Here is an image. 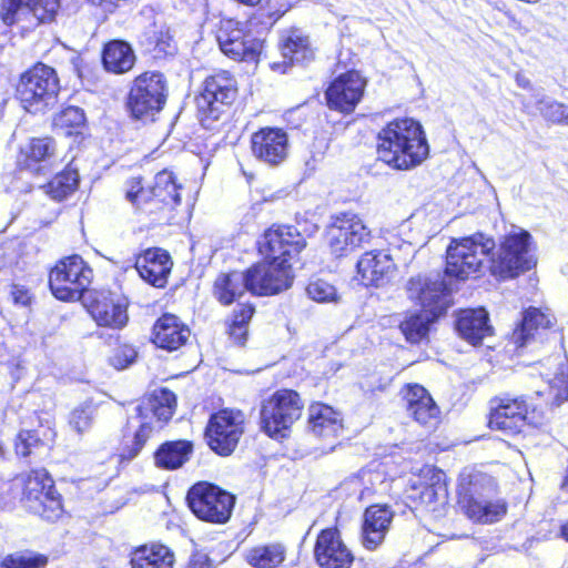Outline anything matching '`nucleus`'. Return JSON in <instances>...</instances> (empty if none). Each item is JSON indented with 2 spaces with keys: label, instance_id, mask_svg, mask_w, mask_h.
<instances>
[{
  "label": "nucleus",
  "instance_id": "f257e3e1",
  "mask_svg": "<svg viewBox=\"0 0 568 568\" xmlns=\"http://www.w3.org/2000/svg\"><path fill=\"white\" fill-rule=\"evenodd\" d=\"M428 152L423 128L413 119H396L378 133V159L394 169L408 170L419 165Z\"/></svg>",
  "mask_w": 568,
  "mask_h": 568
},
{
  "label": "nucleus",
  "instance_id": "f03ea898",
  "mask_svg": "<svg viewBox=\"0 0 568 568\" xmlns=\"http://www.w3.org/2000/svg\"><path fill=\"white\" fill-rule=\"evenodd\" d=\"M59 90V79L54 69L38 63L21 75L17 94L28 112L42 113L57 104Z\"/></svg>",
  "mask_w": 568,
  "mask_h": 568
},
{
  "label": "nucleus",
  "instance_id": "7ed1b4c3",
  "mask_svg": "<svg viewBox=\"0 0 568 568\" xmlns=\"http://www.w3.org/2000/svg\"><path fill=\"white\" fill-rule=\"evenodd\" d=\"M495 246L494 239L480 232L452 240L446 255V275L464 280L477 273Z\"/></svg>",
  "mask_w": 568,
  "mask_h": 568
},
{
  "label": "nucleus",
  "instance_id": "20e7f679",
  "mask_svg": "<svg viewBox=\"0 0 568 568\" xmlns=\"http://www.w3.org/2000/svg\"><path fill=\"white\" fill-rule=\"evenodd\" d=\"M236 94V80L229 71L207 75L195 98L197 115L203 126L209 128L212 122L219 120L225 108L233 103Z\"/></svg>",
  "mask_w": 568,
  "mask_h": 568
},
{
  "label": "nucleus",
  "instance_id": "39448f33",
  "mask_svg": "<svg viewBox=\"0 0 568 568\" xmlns=\"http://www.w3.org/2000/svg\"><path fill=\"white\" fill-rule=\"evenodd\" d=\"M304 404L292 389H280L261 404L262 429L274 438L285 437V432L301 417Z\"/></svg>",
  "mask_w": 568,
  "mask_h": 568
},
{
  "label": "nucleus",
  "instance_id": "423d86ee",
  "mask_svg": "<svg viewBox=\"0 0 568 568\" xmlns=\"http://www.w3.org/2000/svg\"><path fill=\"white\" fill-rule=\"evenodd\" d=\"M168 82L163 73L148 71L136 77L128 97V108L133 118L152 120L165 105Z\"/></svg>",
  "mask_w": 568,
  "mask_h": 568
},
{
  "label": "nucleus",
  "instance_id": "0eeeda50",
  "mask_svg": "<svg viewBox=\"0 0 568 568\" xmlns=\"http://www.w3.org/2000/svg\"><path fill=\"white\" fill-rule=\"evenodd\" d=\"M92 270L79 255L60 260L49 274L52 294L61 301H77L88 290Z\"/></svg>",
  "mask_w": 568,
  "mask_h": 568
},
{
  "label": "nucleus",
  "instance_id": "6e6552de",
  "mask_svg": "<svg viewBox=\"0 0 568 568\" xmlns=\"http://www.w3.org/2000/svg\"><path fill=\"white\" fill-rule=\"evenodd\" d=\"M187 505L192 513L201 520L224 524L235 505V496L220 487L200 481L187 491Z\"/></svg>",
  "mask_w": 568,
  "mask_h": 568
},
{
  "label": "nucleus",
  "instance_id": "1a4fd4ad",
  "mask_svg": "<svg viewBox=\"0 0 568 568\" xmlns=\"http://www.w3.org/2000/svg\"><path fill=\"white\" fill-rule=\"evenodd\" d=\"M406 293L410 302L430 314V318H439L453 305L452 290L439 273L410 277Z\"/></svg>",
  "mask_w": 568,
  "mask_h": 568
},
{
  "label": "nucleus",
  "instance_id": "9d476101",
  "mask_svg": "<svg viewBox=\"0 0 568 568\" xmlns=\"http://www.w3.org/2000/svg\"><path fill=\"white\" fill-rule=\"evenodd\" d=\"M23 497L27 507L47 520H54L62 514L61 496L54 488L53 479L43 468L24 476Z\"/></svg>",
  "mask_w": 568,
  "mask_h": 568
},
{
  "label": "nucleus",
  "instance_id": "9b49d317",
  "mask_svg": "<svg viewBox=\"0 0 568 568\" xmlns=\"http://www.w3.org/2000/svg\"><path fill=\"white\" fill-rule=\"evenodd\" d=\"M529 246L528 232L521 231L507 235L500 244L497 257L491 260V273L507 280L529 271L536 264Z\"/></svg>",
  "mask_w": 568,
  "mask_h": 568
},
{
  "label": "nucleus",
  "instance_id": "f8f14e48",
  "mask_svg": "<svg viewBox=\"0 0 568 568\" xmlns=\"http://www.w3.org/2000/svg\"><path fill=\"white\" fill-rule=\"evenodd\" d=\"M244 432V415L240 410L222 409L210 417L205 437L212 450L222 456L232 454Z\"/></svg>",
  "mask_w": 568,
  "mask_h": 568
},
{
  "label": "nucleus",
  "instance_id": "ddd939ff",
  "mask_svg": "<svg viewBox=\"0 0 568 568\" xmlns=\"http://www.w3.org/2000/svg\"><path fill=\"white\" fill-rule=\"evenodd\" d=\"M248 292L253 295L268 296L287 290L293 282L291 264L264 257L245 271Z\"/></svg>",
  "mask_w": 568,
  "mask_h": 568
},
{
  "label": "nucleus",
  "instance_id": "4468645a",
  "mask_svg": "<svg viewBox=\"0 0 568 568\" xmlns=\"http://www.w3.org/2000/svg\"><path fill=\"white\" fill-rule=\"evenodd\" d=\"M369 240L371 231L354 213L336 215L327 229L328 246L335 256L347 255Z\"/></svg>",
  "mask_w": 568,
  "mask_h": 568
},
{
  "label": "nucleus",
  "instance_id": "2eb2a0df",
  "mask_svg": "<svg viewBox=\"0 0 568 568\" xmlns=\"http://www.w3.org/2000/svg\"><path fill=\"white\" fill-rule=\"evenodd\" d=\"M216 40L221 51L234 60H254L263 47L262 40L245 33L241 23L232 19L221 22Z\"/></svg>",
  "mask_w": 568,
  "mask_h": 568
},
{
  "label": "nucleus",
  "instance_id": "dca6fc26",
  "mask_svg": "<svg viewBox=\"0 0 568 568\" xmlns=\"http://www.w3.org/2000/svg\"><path fill=\"white\" fill-rule=\"evenodd\" d=\"M258 245L261 254L267 258L290 264L305 247L306 242L295 226L281 225L267 230Z\"/></svg>",
  "mask_w": 568,
  "mask_h": 568
},
{
  "label": "nucleus",
  "instance_id": "f3484780",
  "mask_svg": "<svg viewBox=\"0 0 568 568\" xmlns=\"http://www.w3.org/2000/svg\"><path fill=\"white\" fill-rule=\"evenodd\" d=\"M488 425L507 436L519 434L526 425L528 404L524 396L496 397L491 402Z\"/></svg>",
  "mask_w": 568,
  "mask_h": 568
},
{
  "label": "nucleus",
  "instance_id": "a211bd4d",
  "mask_svg": "<svg viewBox=\"0 0 568 568\" xmlns=\"http://www.w3.org/2000/svg\"><path fill=\"white\" fill-rule=\"evenodd\" d=\"M251 150L260 162L271 168L278 166L288 155V135L280 128H262L252 134Z\"/></svg>",
  "mask_w": 568,
  "mask_h": 568
},
{
  "label": "nucleus",
  "instance_id": "6ab92c4d",
  "mask_svg": "<svg viewBox=\"0 0 568 568\" xmlns=\"http://www.w3.org/2000/svg\"><path fill=\"white\" fill-rule=\"evenodd\" d=\"M314 558L320 568H351L354 555L336 527L325 528L317 535Z\"/></svg>",
  "mask_w": 568,
  "mask_h": 568
},
{
  "label": "nucleus",
  "instance_id": "aec40b11",
  "mask_svg": "<svg viewBox=\"0 0 568 568\" xmlns=\"http://www.w3.org/2000/svg\"><path fill=\"white\" fill-rule=\"evenodd\" d=\"M365 80L357 71H347L338 75L327 88L325 95L329 109L351 113L361 101Z\"/></svg>",
  "mask_w": 568,
  "mask_h": 568
},
{
  "label": "nucleus",
  "instance_id": "412c9836",
  "mask_svg": "<svg viewBox=\"0 0 568 568\" xmlns=\"http://www.w3.org/2000/svg\"><path fill=\"white\" fill-rule=\"evenodd\" d=\"M356 270L363 285L382 287L394 277L396 265L385 251L372 250L361 255Z\"/></svg>",
  "mask_w": 568,
  "mask_h": 568
},
{
  "label": "nucleus",
  "instance_id": "4be33fe9",
  "mask_svg": "<svg viewBox=\"0 0 568 568\" xmlns=\"http://www.w3.org/2000/svg\"><path fill=\"white\" fill-rule=\"evenodd\" d=\"M459 505L465 515L479 524H493L504 518L507 513V504L503 499L487 500L477 491L475 484L460 496Z\"/></svg>",
  "mask_w": 568,
  "mask_h": 568
},
{
  "label": "nucleus",
  "instance_id": "5701e85b",
  "mask_svg": "<svg viewBox=\"0 0 568 568\" xmlns=\"http://www.w3.org/2000/svg\"><path fill=\"white\" fill-rule=\"evenodd\" d=\"M280 49L283 61H274L270 67L281 73H285L287 68L295 63H305L314 58L308 37L300 29L284 31L281 36Z\"/></svg>",
  "mask_w": 568,
  "mask_h": 568
},
{
  "label": "nucleus",
  "instance_id": "b1692460",
  "mask_svg": "<svg viewBox=\"0 0 568 568\" xmlns=\"http://www.w3.org/2000/svg\"><path fill=\"white\" fill-rule=\"evenodd\" d=\"M408 415L419 425L433 428L439 422L440 410L428 390L418 384H409L404 389Z\"/></svg>",
  "mask_w": 568,
  "mask_h": 568
},
{
  "label": "nucleus",
  "instance_id": "393cba45",
  "mask_svg": "<svg viewBox=\"0 0 568 568\" xmlns=\"http://www.w3.org/2000/svg\"><path fill=\"white\" fill-rule=\"evenodd\" d=\"M134 267L145 282L155 287H163L166 284L172 262L164 250L154 247L138 255Z\"/></svg>",
  "mask_w": 568,
  "mask_h": 568
},
{
  "label": "nucleus",
  "instance_id": "a878e982",
  "mask_svg": "<svg viewBox=\"0 0 568 568\" xmlns=\"http://www.w3.org/2000/svg\"><path fill=\"white\" fill-rule=\"evenodd\" d=\"M393 511L387 506L368 507L363 516L362 544L368 550H375L385 539L393 520Z\"/></svg>",
  "mask_w": 568,
  "mask_h": 568
},
{
  "label": "nucleus",
  "instance_id": "bb28decb",
  "mask_svg": "<svg viewBox=\"0 0 568 568\" xmlns=\"http://www.w3.org/2000/svg\"><path fill=\"white\" fill-rule=\"evenodd\" d=\"M190 328L175 315L163 314L153 326L152 342L169 352L179 349L190 338Z\"/></svg>",
  "mask_w": 568,
  "mask_h": 568
},
{
  "label": "nucleus",
  "instance_id": "cd10ccee",
  "mask_svg": "<svg viewBox=\"0 0 568 568\" xmlns=\"http://www.w3.org/2000/svg\"><path fill=\"white\" fill-rule=\"evenodd\" d=\"M308 428L315 437L331 444L343 433L341 414L328 405L313 404L308 408Z\"/></svg>",
  "mask_w": 568,
  "mask_h": 568
},
{
  "label": "nucleus",
  "instance_id": "c85d7f7f",
  "mask_svg": "<svg viewBox=\"0 0 568 568\" xmlns=\"http://www.w3.org/2000/svg\"><path fill=\"white\" fill-rule=\"evenodd\" d=\"M2 19L4 23L12 24L14 14L19 10H28L39 22H50L54 19L60 0H2Z\"/></svg>",
  "mask_w": 568,
  "mask_h": 568
},
{
  "label": "nucleus",
  "instance_id": "c756f323",
  "mask_svg": "<svg viewBox=\"0 0 568 568\" xmlns=\"http://www.w3.org/2000/svg\"><path fill=\"white\" fill-rule=\"evenodd\" d=\"M488 322L489 317L485 308H468L458 314L456 327L464 339L473 345H478L493 333V327Z\"/></svg>",
  "mask_w": 568,
  "mask_h": 568
},
{
  "label": "nucleus",
  "instance_id": "7c9ffc66",
  "mask_svg": "<svg viewBox=\"0 0 568 568\" xmlns=\"http://www.w3.org/2000/svg\"><path fill=\"white\" fill-rule=\"evenodd\" d=\"M176 396L168 388L155 389L151 396L135 407L143 419L152 418L158 424L166 423L174 414Z\"/></svg>",
  "mask_w": 568,
  "mask_h": 568
},
{
  "label": "nucleus",
  "instance_id": "2f4dec72",
  "mask_svg": "<svg viewBox=\"0 0 568 568\" xmlns=\"http://www.w3.org/2000/svg\"><path fill=\"white\" fill-rule=\"evenodd\" d=\"M173 551L161 544L143 545L130 554L131 568H173Z\"/></svg>",
  "mask_w": 568,
  "mask_h": 568
},
{
  "label": "nucleus",
  "instance_id": "473e14b6",
  "mask_svg": "<svg viewBox=\"0 0 568 568\" xmlns=\"http://www.w3.org/2000/svg\"><path fill=\"white\" fill-rule=\"evenodd\" d=\"M546 364L555 368L554 372L541 374L548 383V396L552 405L560 406L568 400V363L565 357L556 355L549 357Z\"/></svg>",
  "mask_w": 568,
  "mask_h": 568
},
{
  "label": "nucleus",
  "instance_id": "72a5a7b5",
  "mask_svg": "<svg viewBox=\"0 0 568 568\" xmlns=\"http://www.w3.org/2000/svg\"><path fill=\"white\" fill-rule=\"evenodd\" d=\"M552 325V316L538 308H528L520 324L514 329L511 341L517 347L527 346L539 329H546Z\"/></svg>",
  "mask_w": 568,
  "mask_h": 568
},
{
  "label": "nucleus",
  "instance_id": "f704fd0d",
  "mask_svg": "<svg viewBox=\"0 0 568 568\" xmlns=\"http://www.w3.org/2000/svg\"><path fill=\"white\" fill-rule=\"evenodd\" d=\"M102 62L106 71L122 74L133 68L135 54L129 43L114 40L104 47Z\"/></svg>",
  "mask_w": 568,
  "mask_h": 568
},
{
  "label": "nucleus",
  "instance_id": "c9c22d12",
  "mask_svg": "<svg viewBox=\"0 0 568 568\" xmlns=\"http://www.w3.org/2000/svg\"><path fill=\"white\" fill-rule=\"evenodd\" d=\"M55 161V144L50 138L32 139L26 150V166L44 174Z\"/></svg>",
  "mask_w": 568,
  "mask_h": 568
},
{
  "label": "nucleus",
  "instance_id": "e433bc0d",
  "mask_svg": "<svg viewBox=\"0 0 568 568\" xmlns=\"http://www.w3.org/2000/svg\"><path fill=\"white\" fill-rule=\"evenodd\" d=\"M90 312L100 326L121 328L128 322L125 306L114 302L112 297L102 296L95 300Z\"/></svg>",
  "mask_w": 568,
  "mask_h": 568
},
{
  "label": "nucleus",
  "instance_id": "4c0bfd02",
  "mask_svg": "<svg viewBox=\"0 0 568 568\" xmlns=\"http://www.w3.org/2000/svg\"><path fill=\"white\" fill-rule=\"evenodd\" d=\"M245 272H231L221 274L214 283V294L220 303L224 305L232 304L248 292V282Z\"/></svg>",
  "mask_w": 568,
  "mask_h": 568
},
{
  "label": "nucleus",
  "instance_id": "58836bf2",
  "mask_svg": "<svg viewBox=\"0 0 568 568\" xmlns=\"http://www.w3.org/2000/svg\"><path fill=\"white\" fill-rule=\"evenodd\" d=\"M422 477L414 488H420V499L425 504H433L446 495L445 473L434 466H424Z\"/></svg>",
  "mask_w": 568,
  "mask_h": 568
},
{
  "label": "nucleus",
  "instance_id": "ea45409f",
  "mask_svg": "<svg viewBox=\"0 0 568 568\" xmlns=\"http://www.w3.org/2000/svg\"><path fill=\"white\" fill-rule=\"evenodd\" d=\"M192 453V444L187 440L166 442L155 452L156 466L165 469L181 467Z\"/></svg>",
  "mask_w": 568,
  "mask_h": 568
},
{
  "label": "nucleus",
  "instance_id": "a19ab883",
  "mask_svg": "<svg viewBox=\"0 0 568 568\" xmlns=\"http://www.w3.org/2000/svg\"><path fill=\"white\" fill-rule=\"evenodd\" d=\"M141 43L155 57L172 55L176 50L172 36L163 24L153 23L146 29L141 37Z\"/></svg>",
  "mask_w": 568,
  "mask_h": 568
},
{
  "label": "nucleus",
  "instance_id": "79ce46f5",
  "mask_svg": "<svg viewBox=\"0 0 568 568\" xmlns=\"http://www.w3.org/2000/svg\"><path fill=\"white\" fill-rule=\"evenodd\" d=\"M180 185L171 171L163 170L154 176V183L149 187L150 201L158 199L165 205H179L181 202Z\"/></svg>",
  "mask_w": 568,
  "mask_h": 568
},
{
  "label": "nucleus",
  "instance_id": "37998d69",
  "mask_svg": "<svg viewBox=\"0 0 568 568\" xmlns=\"http://www.w3.org/2000/svg\"><path fill=\"white\" fill-rule=\"evenodd\" d=\"M437 320L423 311L412 313L400 323V331L408 342L419 343L427 337L430 324Z\"/></svg>",
  "mask_w": 568,
  "mask_h": 568
},
{
  "label": "nucleus",
  "instance_id": "c03bdc74",
  "mask_svg": "<svg viewBox=\"0 0 568 568\" xmlns=\"http://www.w3.org/2000/svg\"><path fill=\"white\" fill-rule=\"evenodd\" d=\"M78 184V172L74 170H64L43 185V190L52 200L62 201L77 190Z\"/></svg>",
  "mask_w": 568,
  "mask_h": 568
},
{
  "label": "nucleus",
  "instance_id": "a18cd8bd",
  "mask_svg": "<svg viewBox=\"0 0 568 568\" xmlns=\"http://www.w3.org/2000/svg\"><path fill=\"white\" fill-rule=\"evenodd\" d=\"M246 560L254 568H275L284 560V548L277 544L257 546L247 552Z\"/></svg>",
  "mask_w": 568,
  "mask_h": 568
},
{
  "label": "nucleus",
  "instance_id": "49530a36",
  "mask_svg": "<svg viewBox=\"0 0 568 568\" xmlns=\"http://www.w3.org/2000/svg\"><path fill=\"white\" fill-rule=\"evenodd\" d=\"M134 419H136L139 422L138 429L134 433V438H133L132 445L128 448L126 452H124L122 454V456L128 459L134 458L141 452L143 446L145 445L146 440L151 437L152 433L156 428L162 427L161 424H158L152 418L143 419L139 415V412H136L135 417H131V420H134Z\"/></svg>",
  "mask_w": 568,
  "mask_h": 568
},
{
  "label": "nucleus",
  "instance_id": "de8ad7c7",
  "mask_svg": "<svg viewBox=\"0 0 568 568\" xmlns=\"http://www.w3.org/2000/svg\"><path fill=\"white\" fill-rule=\"evenodd\" d=\"M48 558L44 555L32 552H14L6 556L1 561L2 568H44Z\"/></svg>",
  "mask_w": 568,
  "mask_h": 568
},
{
  "label": "nucleus",
  "instance_id": "09e8293b",
  "mask_svg": "<svg viewBox=\"0 0 568 568\" xmlns=\"http://www.w3.org/2000/svg\"><path fill=\"white\" fill-rule=\"evenodd\" d=\"M85 116L82 109L78 106H68L54 116L53 123L57 129L65 130V134H72L73 129H79L84 124Z\"/></svg>",
  "mask_w": 568,
  "mask_h": 568
},
{
  "label": "nucleus",
  "instance_id": "8fccbe9b",
  "mask_svg": "<svg viewBox=\"0 0 568 568\" xmlns=\"http://www.w3.org/2000/svg\"><path fill=\"white\" fill-rule=\"evenodd\" d=\"M537 109L547 121L568 125V105L541 98L537 101Z\"/></svg>",
  "mask_w": 568,
  "mask_h": 568
},
{
  "label": "nucleus",
  "instance_id": "3c124183",
  "mask_svg": "<svg viewBox=\"0 0 568 568\" xmlns=\"http://www.w3.org/2000/svg\"><path fill=\"white\" fill-rule=\"evenodd\" d=\"M306 293L310 298L318 303L337 302L338 294L336 288L324 280H315L306 286Z\"/></svg>",
  "mask_w": 568,
  "mask_h": 568
},
{
  "label": "nucleus",
  "instance_id": "603ef678",
  "mask_svg": "<svg viewBox=\"0 0 568 568\" xmlns=\"http://www.w3.org/2000/svg\"><path fill=\"white\" fill-rule=\"evenodd\" d=\"M94 409L91 406H82L72 410L70 415V425L79 434L88 430L93 423Z\"/></svg>",
  "mask_w": 568,
  "mask_h": 568
},
{
  "label": "nucleus",
  "instance_id": "864d4df0",
  "mask_svg": "<svg viewBox=\"0 0 568 568\" xmlns=\"http://www.w3.org/2000/svg\"><path fill=\"white\" fill-rule=\"evenodd\" d=\"M125 197L133 205L139 206L150 201V192L142 185L140 178H132L126 182Z\"/></svg>",
  "mask_w": 568,
  "mask_h": 568
},
{
  "label": "nucleus",
  "instance_id": "5fc2aeb1",
  "mask_svg": "<svg viewBox=\"0 0 568 568\" xmlns=\"http://www.w3.org/2000/svg\"><path fill=\"white\" fill-rule=\"evenodd\" d=\"M41 443L38 430H21L17 436L16 452L18 455L27 457L32 448Z\"/></svg>",
  "mask_w": 568,
  "mask_h": 568
},
{
  "label": "nucleus",
  "instance_id": "6e6d98bb",
  "mask_svg": "<svg viewBox=\"0 0 568 568\" xmlns=\"http://www.w3.org/2000/svg\"><path fill=\"white\" fill-rule=\"evenodd\" d=\"M136 353L133 348L124 346L118 349L110 358L111 365L118 369H123L135 361Z\"/></svg>",
  "mask_w": 568,
  "mask_h": 568
},
{
  "label": "nucleus",
  "instance_id": "4d7b16f0",
  "mask_svg": "<svg viewBox=\"0 0 568 568\" xmlns=\"http://www.w3.org/2000/svg\"><path fill=\"white\" fill-rule=\"evenodd\" d=\"M254 314V307L251 304H240L233 312L230 326H248Z\"/></svg>",
  "mask_w": 568,
  "mask_h": 568
},
{
  "label": "nucleus",
  "instance_id": "13d9d810",
  "mask_svg": "<svg viewBox=\"0 0 568 568\" xmlns=\"http://www.w3.org/2000/svg\"><path fill=\"white\" fill-rule=\"evenodd\" d=\"M11 297L17 305L26 306L30 302V294L23 286L13 285L11 290Z\"/></svg>",
  "mask_w": 568,
  "mask_h": 568
},
{
  "label": "nucleus",
  "instance_id": "bf43d9fd",
  "mask_svg": "<svg viewBox=\"0 0 568 568\" xmlns=\"http://www.w3.org/2000/svg\"><path fill=\"white\" fill-rule=\"evenodd\" d=\"M229 334L231 338L239 345H244L247 336V327L246 326H230Z\"/></svg>",
  "mask_w": 568,
  "mask_h": 568
},
{
  "label": "nucleus",
  "instance_id": "052dcab7",
  "mask_svg": "<svg viewBox=\"0 0 568 568\" xmlns=\"http://www.w3.org/2000/svg\"><path fill=\"white\" fill-rule=\"evenodd\" d=\"M187 568H209V558L206 555L196 552L190 558Z\"/></svg>",
  "mask_w": 568,
  "mask_h": 568
},
{
  "label": "nucleus",
  "instance_id": "680f3d73",
  "mask_svg": "<svg viewBox=\"0 0 568 568\" xmlns=\"http://www.w3.org/2000/svg\"><path fill=\"white\" fill-rule=\"evenodd\" d=\"M560 537L568 541V519L560 526Z\"/></svg>",
  "mask_w": 568,
  "mask_h": 568
},
{
  "label": "nucleus",
  "instance_id": "e2e57ef3",
  "mask_svg": "<svg viewBox=\"0 0 568 568\" xmlns=\"http://www.w3.org/2000/svg\"><path fill=\"white\" fill-rule=\"evenodd\" d=\"M516 81H517L518 85L521 88L529 87V80L524 77L517 75Z\"/></svg>",
  "mask_w": 568,
  "mask_h": 568
},
{
  "label": "nucleus",
  "instance_id": "0e129e2a",
  "mask_svg": "<svg viewBox=\"0 0 568 568\" xmlns=\"http://www.w3.org/2000/svg\"><path fill=\"white\" fill-rule=\"evenodd\" d=\"M4 456H6V452L2 447V445L0 444V462L4 460Z\"/></svg>",
  "mask_w": 568,
  "mask_h": 568
}]
</instances>
